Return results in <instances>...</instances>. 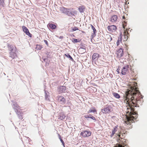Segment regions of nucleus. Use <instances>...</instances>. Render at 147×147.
<instances>
[{
  "label": "nucleus",
  "instance_id": "15",
  "mask_svg": "<svg viewBox=\"0 0 147 147\" xmlns=\"http://www.w3.org/2000/svg\"><path fill=\"white\" fill-rule=\"evenodd\" d=\"M17 51H11L9 52V56L12 59H14L16 56L17 55L16 52Z\"/></svg>",
  "mask_w": 147,
  "mask_h": 147
},
{
  "label": "nucleus",
  "instance_id": "41",
  "mask_svg": "<svg viewBox=\"0 0 147 147\" xmlns=\"http://www.w3.org/2000/svg\"><path fill=\"white\" fill-rule=\"evenodd\" d=\"M85 117L86 118L87 117L86 116H85Z\"/></svg>",
  "mask_w": 147,
  "mask_h": 147
},
{
  "label": "nucleus",
  "instance_id": "13",
  "mask_svg": "<svg viewBox=\"0 0 147 147\" xmlns=\"http://www.w3.org/2000/svg\"><path fill=\"white\" fill-rule=\"evenodd\" d=\"M22 28L24 32L26 34L28 35L29 36L31 37L32 34L29 32L27 28L24 26H23Z\"/></svg>",
  "mask_w": 147,
  "mask_h": 147
},
{
  "label": "nucleus",
  "instance_id": "10",
  "mask_svg": "<svg viewBox=\"0 0 147 147\" xmlns=\"http://www.w3.org/2000/svg\"><path fill=\"white\" fill-rule=\"evenodd\" d=\"M116 53L118 58H120L122 57L123 55V49L122 48H120L118 51H117Z\"/></svg>",
  "mask_w": 147,
  "mask_h": 147
},
{
  "label": "nucleus",
  "instance_id": "37",
  "mask_svg": "<svg viewBox=\"0 0 147 147\" xmlns=\"http://www.w3.org/2000/svg\"><path fill=\"white\" fill-rule=\"evenodd\" d=\"M44 42L46 43L47 45H48V43L47 41L46 40H44Z\"/></svg>",
  "mask_w": 147,
  "mask_h": 147
},
{
  "label": "nucleus",
  "instance_id": "29",
  "mask_svg": "<svg viewBox=\"0 0 147 147\" xmlns=\"http://www.w3.org/2000/svg\"><path fill=\"white\" fill-rule=\"evenodd\" d=\"M58 136H59V138L60 140V141H61V142L62 143V144L63 145V146H65L64 142V141H63V140L61 138V137L59 134H58Z\"/></svg>",
  "mask_w": 147,
  "mask_h": 147
},
{
  "label": "nucleus",
  "instance_id": "26",
  "mask_svg": "<svg viewBox=\"0 0 147 147\" xmlns=\"http://www.w3.org/2000/svg\"><path fill=\"white\" fill-rule=\"evenodd\" d=\"M113 96L116 98H120V96L117 93L114 92L113 93Z\"/></svg>",
  "mask_w": 147,
  "mask_h": 147
},
{
  "label": "nucleus",
  "instance_id": "31",
  "mask_svg": "<svg viewBox=\"0 0 147 147\" xmlns=\"http://www.w3.org/2000/svg\"><path fill=\"white\" fill-rule=\"evenodd\" d=\"M72 41L74 43H76L79 42L80 41L76 39L73 38L72 39Z\"/></svg>",
  "mask_w": 147,
  "mask_h": 147
},
{
  "label": "nucleus",
  "instance_id": "28",
  "mask_svg": "<svg viewBox=\"0 0 147 147\" xmlns=\"http://www.w3.org/2000/svg\"><path fill=\"white\" fill-rule=\"evenodd\" d=\"M42 48V46L40 45H36V49L37 50H40Z\"/></svg>",
  "mask_w": 147,
  "mask_h": 147
},
{
  "label": "nucleus",
  "instance_id": "39",
  "mask_svg": "<svg viewBox=\"0 0 147 147\" xmlns=\"http://www.w3.org/2000/svg\"><path fill=\"white\" fill-rule=\"evenodd\" d=\"M123 18V20H122V21H125V17L124 16H123V18Z\"/></svg>",
  "mask_w": 147,
  "mask_h": 147
},
{
  "label": "nucleus",
  "instance_id": "18",
  "mask_svg": "<svg viewBox=\"0 0 147 147\" xmlns=\"http://www.w3.org/2000/svg\"><path fill=\"white\" fill-rule=\"evenodd\" d=\"M60 92H64L66 90V87L65 86H61L59 88Z\"/></svg>",
  "mask_w": 147,
  "mask_h": 147
},
{
  "label": "nucleus",
  "instance_id": "34",
  "mask_svg": "<svg viewBox=\"0 0 147 147\" xmlns=\"http://www.w3.org/2000/svg\"><path fill=\"white\" fill-rule=\"evenodd\" d=\"M78 30V28L76 27H74L72 29V31H75L76 30Z\"/></svg>",
  "mask_w": 147,
  "mask_h": 147
},
{
  "label": "nucleus",
  "instance_id": "22",
  "mask_svg": "<svg viewBox=\"0 0 147 147\" xmlns=\"http://www.w3.org/2000/svg\"><path fill=\"white\" fill-rule=\"evenodd\" d=\"M85 8V7L84 6L82 5L81 6H79L78 7V9L80 13H82L84 12Z\"/></svg>",
  "mask_w": 147,
  "mask_h": 147
},
{
  "label": "nucleus",
  "instance_id": "14",
  "mask_svg": "<svg viewBox=\"0 0 147 147\" xmlns=\"http://www.w3.org/2000/svg\"><path fill=\"white\" fill-rule=\"evenodd\" d=\"M118 19V17L116 15H113L109 19L110 21L112 22H115Z\"/></svg>",
  "mask_w": 147,
  "mask_h": 147
},
{
  "label": "nucleus",
  "instance_id": "32",
  "mask_svg": "<svg viewBox=\"0 0 147 147\" xmlns=\"http://www.w3.org/2000/svg\"><path fill=\"white\" fill-rule=\"evenodd\" d=\"M91 28H92V29L93 30V32H96V29H95V28L94 27V26L91 24Z\"/></svg>",
  "mask_w": 147,
  "mask_h": 147
},
{
  "label": "nucleus",
  "instance_id": "2",
  "mask_svg": "<svg viewBox=\"0 0 147 147\" xmlns=\"http://www.w3.org/2000/svg\"><path fill=\"white\" fill-rule=\"evenodd\" d=\"M125 135V134L124 131H122L121 130L120 131L118 136L116 137L117 139H119L118 142H119V144H117L116 146L114 147H127L126 140L124 139Z\"/></svg>",
  "mask_w": 147,
  "mask_h": 147
},
{
  "label": "nucleus",
  "instance_id": "19",
  "mask_svg": "<svg viewBox=\"0 0 147 147\" xmlns=\"http://www.w3.org/2000/svg\"><path fill=\"white\" fill-rule=\"evenodd\" d=\"M100 57V55L98 53H95L92 56V59L93 60L97 59Z\"/></svg>",
  "mask_w": 147,
  "mask_h": 147
},
{
  "label": "nucleus",
  "instance_id": "20",
  "mask_svg": "<svg viewBox=\"0 0 147 147\" xmlns=\"http://www.w3.org/2000/svg\"><path fill=\"white\" fill-rule=\"evenodd\" d=\"M122 35L121 33L120 34V36L118 37V40L117 42V45L118 46L119 45L120 43L122 42Z\"/></svg>",
  "mask_w": 147,
  "mask_h": 147
},
{
  "label": "nucleus",
  "instance_id": "17",
  "mask_svg": "<svg viewBox=\"0 0 147 147\" xmlns=\"http://www.w3.org/2000/svg\"><path fill=\"white\" fill-rule=\"evenodd\" d=\"M60 11L62 13H65L67 15L68 11V9L64 7H62L61 8Z\"/></svg>",
  "mask_w": 147,
  "mask_h": 147
},
{
  "label": "nucleus",
  "instance_id": "38",
  "mask_svg": "<svg viewBox=\"0 0 147 147\" xmlns=\"http://www.w3.org/2000/svg\"><path fill=\"white\" fill-rule=\"evenodd\" d=\"M119 70L120 69L119 68H118L117 70V72H118V74L119 73Z\"/></svg>",
  "mask_w": 147,
  "mask_h": 147
},
{
  "label": "nucleus",
  "instance_id": "16",
  "mask_svg": "<svg viewBox=\"0 0 147 147\" xmlns=\"http://www.w3.org/2000/svg\"><path fill=\"white\" fill-rule=\"evenodd\" d=\"M65 115L63 113H60L59 114L58 119L59 121L62 120L65 118Z\"/></svg>",
  "mask_w": 147,
  "mask_h": 147
},
{
  "label": "nucleus",
  "instance_id": "27",
  "mask_svg": "<svg viewBox=\"0 0 147 147\" xmlns=\"http://www.w3.org/2000/svg\"><path fill=\"white\" fill-rule=\"evenodd\" d=\"M127 22V21L126 20L125 21H123L122 22V24H123V28L125 29V27L126 26V24Z\"/></svg>",
  "mask_w": 147,
  "mask_h": 147
},
{
  "label": "nucleus",
  "instance_id": "21",
  "mask_svg": "<svg viewBox=\"0 0 147 147\" xmlns=\"http://www.w3.org/2000/svg\"><path fill=\"white\" fill-rule=\"evenodd\" d=\"M105 39L108 42H110L112 39V37L109 34H107L105 36Z\"/></svg>",
  "mask_w": 147,
  "mask_h": 147
},
{
  "label": "nucleus",
  "instance_id": "24",
  "mask_svg": "<svg viewBox=\"0 0 147 147\" xmlns=\"http://www.w3.org/2000/svg\"><path fill=\"white\" fill-rule=\"evenodd\" d=\"M5 5L4 0H0V9L4 7Z\"/></svg>",
  "mask_w": 147,
  "mask_h": 147
},
{
  "label": "nucleus",
  "instance_id": "25",
  "mask_svg": "<svg viewBox=\"0 0 147 147\" xmlns=\"http://www.w3.org/2000/svg\"><path fill=\"white\" fill-rule=\"evenodd\" d=\"M92 109H90L88 112V113H91L92 112H96V113L97 114V111L96 110L95 107H93L92 108Z\"/></svg>",
  "mask_w": 147,
  "mask_h": 147
},
{
  "label": "nucleus",
  "instance_id": "1",
  "mask_svg": "<svg viewBox=\"0 0 147 147\" xmlns=\"http://www.w3.org/2000/svg\"><path fill=\"white\" fill-rule=\"evenodd\" d=\"M137 83L134 82L132 86H131L126 92V96L124 97V102L127 104L126 106L127 115H126V120L125 121L127 125L129 124L134 121L135 119L134 116L136 117L137 115L134 112V107L139 106L143 101V97L140 92L138 89Z\"/></svg>",
  "mask_w": 147,
  "mask_h": 147
},
{
  "label": "nucleus",
  "instance_id": "36",
  "mask_svg": "<svg viewBox=\"0 0 147 147\" xmlns=\"http://www.w3.org/2000/svg\"><path fill=\"white\" fill-rule=\"evenodd\" d=\"M90 118L92 119L93 120H96L95 118L93 116H92L91 117H90Z\"/></svg>",
  "mask_w": 147,
  "mask_h": 147
},
{
  "label": "nucleus",
  "instance_id": "4",
  "mask_svg": "<svg viewBox=\"0 0 147 147\" xmlns=\"http://www.w3.org/2000/svg\"><path fill=\"white\" fill-rule=\"evenodd\" d=\"M112 110V108L111 106L110 105H107L106 107L102 109L101 111L103 113L107 114L109 113Z\"/></svg>",
  "mask_w": 147,
  "mask_h": 147
},
{
  "label": "nucleus",
  "instance_id": "11",
  "mask_svg": "<svg viewBox=\"0 0 147 147\" xmlns=\"http://www.w3.org/2000/svg\"><path fill=\"white\" fill-rule=\"evenodd\" d=\"M7 48L8 50L10 51H17L16 48L14 46L11 45L9 44H7Z\"/></svg>",
  "mask_w": 147,
  "mask_h": 147
},
{
  "label": "nucleus",
  "instance_id": "12",
  "mask_svg": "<svg viewBox=\"0 0 147 147\" xmlns=\"http://www.w3.org/2000/svg\"><path fill=\"white\" fill-rule=\"evenodd\" d=\"M129 68V66L128 65H127L123 67L122 70L121 74L122 75H125L128 69Z\"/></svg>",
  "mask_w": 147,
  "mask_h": 147
},
{
  "label": "nucleus",
  "instance_id": "9",
  "mask_svg": "<svg viewBox=\"0 0 147 147\" xmlns=\"http://www.w3.org/2000/svg\"><path fill=\"white\" fill-rule=\"evenodd\" d=\"M108 31L111 33L115 32L117 29V27L115 25L108 26L107 27Z\"/></svg>",
  "mask_w": 147,
  "mask_h": 147
},
{
  "label": "nucleus",
  "instance_id": "30",
  "mask_svg": "<svg viewBox=\"0 0 147 147\" xmlns=\"http://www.w3.org/2000/svg\"><path fill=\"white\" fill-rule=\"evenodd\" d=\"M65 56L69 58H70V59L72 61H73V58L72 57L69 55V54H68L67 55L65 54L64 55Z\"/></svg>",
  "mask_w": 147,
  "mask_h": 147
},
{
  "label": "nucleus",
  "instance_id": "40",
  "mask_svg": "<svg viewBox=\"0 0 147 147\" xmlns=\"http://www.w3.org/2000/svg\"><path fill=\"white\" fill-rule=\"evenodd\" d=\"M82 33H84V31H82Z\"/></svg>",
  "mask_w": 147,
  "mask_h": 147
},
{
  "label": "nucleus",
  "instance_id": "23",
  "mask_svg": "<svg viewBox=\"0 0 147 147\" xmlns=\"http://www.w3.org/2000/svg\"><path fill=\"white\" fill-rule=\"evenodd\" d=\"M48 27L52 29H55L56 28V26L52 24L49 23L48 25Z\"/></svg>",
  "mask_w": 147,
  "mask_h": 147
},
{
  "label": "nucleus",
  "instance_id": "8",
  "mask_svg": "<svg viewBox=\"0 0 147 147\" xmlns=\"http://www.w3.org/2000/svg\"><path fill=\"white\" fill-rule=\"evenodd\" d=\"M128 30L126 29V31H125L123 34V40L124 41H126L129 36L128 32L127 31Z\"/></svg>",
  "mask_w": 147,
  "mask_h": 147
},
{
  "label": "nucleus",
  "instance_id": "7",
  "mask_svg": "<svg viewBox=\"0 0 147 147\" xmlns=\"http://www.w3.org/2000/svg\"><path fill=\"white\" fill-rule=\"evenodd\" d=\"M57 100L58 102L61 104H65L66 102L65 99L63 96H58Z\"/></svg>",
  "mask_w": 147,
  "mask_h": 147
},
{
  "label": "nucleus",
  "instance_id": "33",
  "mask_svg": "<svg viewBox=\"0 0 147 147\" xmlns=\"http://www.w3.org/2000/svg\"><path fill=\"white\" fill-rule=\"evenodd\" d=\"M96 33V32H93L91 36V38H93L95 36Z\"/></svg>",
  "mask_w": 147,
  "mask_h": 147
},
{
  "label": "nucleus",
  "instance_id": "5",
  "mask_svg": "<svg viewBox=\"0 0 147 147\" xmlns=\"http://www.w3.org/2000/svg\"><path fill=\"white\" fill-rule=\"evenodd\" d=\"M91 132L88 130H85L82 131L80 134V135L83 137H88L91 135Z\"/></svg>",
  "mask_w": 147,
  "mask_h": 147
},
{
  "label": "nucleus",
  "instance_id": "35",
  "mask_svg": "<svg viewBox=\"0 0 147 147\" xmlns=\"http://www.w3.org/2000/svg\"><path fill=\"white\" fill-rule=\"evenodd\" d=\"M14 105L15 106V107H16L18 109H19L20 108V106H18V105L17 104H16Z\"/></svg>",
  "mask_w": 147,
  "mask_h": 147
},
{
  "label": "nucleus",
  "instance_id": "3",
  "mask_svg": "<svg viewBox=\"0 0 147 147\" xmlns=\"http://www.w3.org/2000/svg\"><path fill=\"white\" fill-rule=\"evenodd\" d=\"M120 127L118 128L117 126H115L114 127L112 130V132L110 135V136L111 137H113L114 136L116 138L118 136V134L119 133L120 130Z\"/></svg>",
  "mask_w": 147,
  "mask_h": 147
},
{
  "label": "nucleus",
  "instance_id": "6",
  "mask_svg": "<svg viewBox=\"0 0 147 147\" xmlns=\"http://www.w3.org/2000/svg\"><path fill=\"white\" fill-rule=\"evenodd\" d=\"M77 13V11L75 10L73 8L71 9H68L67 15L68 16H74L75 14H76Z\"/></svg>",
  "mask_w": 147,
  "mask_h": 147
}]
</instances>
